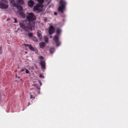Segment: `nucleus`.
Segmentation results:
<instances>
[{"label": "nucleus", "instance_id": "nucleus-13", "mask_svg": "<svg viewBox=\"0 0 128 128\" xmlns=\"http://www.w3.org/2000/svg\"><path fill=\"white\" fill-rule=\"evenodd\" d=\"M46 1H47L48 0H45ZM37 1L38 2L40 5L42 6H43L42 4L44 2V0H37Z\"/></svg>", "mask_w": 128, "mask_h": 128}, {"label": "nucleus", "instance_id": "nucleus-2", "mask_svg": "<svg viewBox=\"0 0 128 128\" xmlns=\"http://www.w3.org/2000/svg\"><path fill=\"white\" fill-rule=\"evenodd\" d=\"M60 5L58 9V11L63 14L64 13V10L65 8L66 2L64 0H61L60 1Z\"/></svg>", "mask_w": 128, "mask_h": 128}, {"label": "nucleus", "instance_id": "nucleus-29", "mask_svg": "<svg viewBox=\"0 0 128 128\" xmlns=\"http://www.w3.org/2000/svg\"><path fill=\"white\" fill-rule=\"evenodd\" d=\"M54 14L55 15H57V13L56 12H55L54 13Z\"/></svg>", "mask_w": 128, "mask_h": 128}, {"label": "nucleus", "instance_id": "nucleus-7", "mask_svg": "<svg viewBox=\"0 0 128 128\" xmlns=\"http://www.w3.org/2000/svg\"><path fill=\"white\" fill-rule=\"evenodd\" d=\"M25 46H28L30 49L32 51H34L36 48L33 47L31 44L28 45L24 44H23Z\"/></svg>", "mask_w": 128, "mask_h": 128}, {"label": "nucleus", "instance_id": "nucleus-6", "mask_svg": "<svg viewBox=\"0 0 128 128\" xmlns=\"http://www.w3.org/2000/svg\"><path fill=\"white\" fill-rule=\"evenodd\" d=\"M42 6L39 5H37L36 6H34V10L37 11L38 12H40L42 10L40 8V7H42Z\"/></svg>", "mask_w": 128, "mask_h": 128}, {"label": "nucleus", "instance_id": "nucleus-17", "mask_svg": "<svg viewBox=\"0 0 128 128\" xmlns=\"http://www.w3.org/2000/svg\"><path fill=\"white\" fill-rule=\"evenodd\" d=\"M37 34L39 38L41 40L42 38V35L40 33L38 32H37Z\"/></svg>", "mask_w": 128, "mask_h": 128}, {"label": "nucleus", "instance_id": "nucleus-34", "mask_svg": "<svg viewBox=\"0 0 128 128\" xmlns=\"http://www.w3.org/2000/svg\"><path fill=\"white\" fill-rule=\"evenodd\" d=\"M40 86H41V85H42V83H41V82H40Z\"/></svg>", "mask_w": 128, "mask_h": 128}, {"label": "nucleus", "instance_id": "nucleus-25", "mask_svg": "<svg viewBox=\"0 0 128 128\" xmlns=\"http://www.w3.org/2000/svg\"><path fill=\"white\" fill-rule=\"evenodd\" d=\"M35 50L34 51L35 52V53L36 54H37L38 52L36 48Z\"/></svg>", "mask_w": 128, "mask_h": 128}, {"label": "nucleus", "instance_id": "nucleus-18", "mask_svg": "<svg viewBox=\"0 0 128 128\" xmlns=\"http://www.w3.org/2000/svg\"><path fill=\"white\" fill-rule=\"evenodd\" d=\"M32 39L33 40L36 42H37L38 41L37 38L35 36L32 37Z\"/></svg>", "mask_w": 128, "mask_h": 128}, {"label": "nucleus", "instance_id": "nucleus-15", "mask_svg": "<svg viewBox=\"0 0 128 128\" xmlns=\"http://www.w3.org/2000/svg\"><path fill=\"white\" fill-rule=\"evenodd\" d=\"M61 32V30L60 28H57L56 30V33L57 34V35H59L60 33Z\"/></svg>", "mask_w": 128, "mask_h": 128}, {"label": "nucleus", "instance_id": "nucleus-39", "mask_svg": "<svg viewBox=\"0 0 128 128\" xmlns=\"http://www.w3.org/2000/svg\"><path fill=\"white\" fill-rule=\"evenodd\" d=\"M15 71V72H16V70H15V71Z\"/></svg>", "mask_w": 128, "mask_h": 128}, {"label": "nucleus", "instance_id": "nucleus-1", "mask_svg": "<svg viewBox=\"0 0 128 128\" xmlns=\"http://www.w3.org/2000/svg\"><path fill=\"white\" fill-rule=\"evenodd\" d=\"M26 19L27 20L20 22L19 25L21 28L28 31V29L32 30V28L34 26L36 18L33 13L30 12L28 14Z\"/></svg>", "mask_w": 128, "mask_h": 128}, {"label": "nucleus", "instance_id": "nucleus-5", "mask_svg": "<svg viewBox=\"0 0 128 128\" xmlns=\"http://www.w3.org/2000/svg\"><path fill=\"white\" fill-rule=\"evenodd\" d=\"M55 28L54 27L52 26L49 28L48 32L50 35H51L54 32Z\"/></svg>", "mask_w": 128, "mask_h": 128}, {"label": "nucleus", "instance_id": "nucleus-9", "mask_svg": "<svg viewBox=\"0 0 128 128\" xmlns=\"http://www.w3.org/2000/svg\"><path fill=\"white\" fill-rule=\"evenodd\" d=\"M40 64L42 69L45 68V63L44 61L42 60L40 62Z\"/></svg>", "mask_w": 128, "mask_h": 128}, {"label": "nucleus", "instance_id": "nucleus-3", "mask_svg": "<svg viewBox=\"0 0 128 128\" xmlns=\"http://www.w3.org/2000/svg\"><path fill=\"white\" fill-rule=\"evenodd\" d=\"M11 2L13 4V6H14L17 8L18 11V12L22 11V8L21 6L17 4L16 3H15L14 2V0H12Z\"/></svg>", "mask_w": 128, "mask_h": 128}, {"label": "nucleus", "instance_id": "nucleus-33", "mask_svg": "<svg viewBox=\"0 0 128 128\" xmlns=\"http://www.w3.org/2000/svg\"><path fill=\"white\" fill-rule=\"evenodd\" d=\"M18 78H20V76H18Z\"/></svg>", "mask_w": 128, "mask_h": 128}, {"label": "nucleus", "instance_id": "nucleus-24", "mask_svg": "<svg viewBox=\"0 0 128 128\" xmlns=\"http://www.w3.org/2000/svg\"><path fill=\"white\" fill-rule=\"evenodd\" d=\"M39 58L42 60L44 59V58L43 56H41Z\"/></svg>", "mask_w": 128, "mask_h": 128}, {"label": "nucleus", "instance_id": "nucleus-16", "mask_svg": "<svg viewBox=\"0 0 128 128\" xmlns=\"http://www.w3.org/2000/svg\"><path fill=\"white\" fill-rule=\"evenodd\" d=\"M50 52L51 54H52L54 51V48H51L50 50Z\"/></svg>", "mask_w": 128, "mask_h": 128}, {"label": "nucleus", "instance_id": "nucleus-30", "mask_svg": "<svg viewBox=\"0 0 128 128\" xmlns=\"http://www.w3.org/2000/svg\"><path fill=\"white\" fill-rule=\"evenodd\" d=\"M24 71V70L23 69H22L21 70V72H23V71Z\"/></svg>", "mask_w": 128, "mask_h": 128}, {"label": "nucleus", "instance_id": "nucleus-4", "mask_svg": "<svg viewBox=\"0 0 128 128\" xmlns=\"http://www.w3.org/2000/svg\"><path fill=\"white\" fill-rule=\"evenodd\" d=\"M53 40L55 42L56 46L58 47L60 45V43L59 41V38L58 35H56L54 37Z\"/></svg>", "mask_w": 128, "mask_h": 128}, {"label": "nucleus", "instance_id": "nucleus-23", "mask_svg": "<svg viewBox=\"0 0 128 128\" xmlns=\"http://www.w3.org/2000/svg\"><path fill=\"white\" fill-rule=\"evenodd\" d=\"M26 74H28L29 73V72L28 71V70L26 69Z\"/></svg>", "mask_w": 128, "mask_h": 128}, {"label": "nucleus", "instance_id": "nucleus-32", "mask_svg": "<svg viewBox=\"0 0 128 128\" xmlns=\"http://www.w3.org/2000/svg\"><path fill=\"white\" fill-rule=\"evenodd\" d=\"M16 78H18V76L16 74Z\"/></svg>", "mask_w": 128, "mask_h": 128}, {"label": "nucleus", "instance_id": "nucleus-38", "mask_svg": "<svg viewBox=\"0 0 128 128\" xmlns=\"http://www.w3.org/2000/svg\"><path fill=\"white\" fill-rule=\"evenodd\" d=\"M22 80V79H21L20 80Z\"/></svg>", "mask_w": 128, "mask_h": 128}, {"label": "nucleus", "instance_id": "nucleus-27", "mask_svg": "<svg viewBox=\"0 0 128 128\" xmlns=\"http://www.w3.org/2000/svg\"><path fill=\"white\" fill-rule=\"evenodd\" d=\"M14 22L15 23H17L18 22H17V20L15 18H14Z\"/></svg>", "mask_w": 128, "mask_h": 128}, {"label": "nucleus", "instance_id": "nucleus-31", "mask_svg": "<svg viewBox=\"0 0 128 128\" xmlns=\"http://www.w3.org/2000/svg\"><path fill=\"white\" fill-rule=\"evenodd\" d=\"M30 102H29L28 103V106L29 105H30Z\"/></svg>", "mask_w": 128, "mask_h": 128}, {"label": "nucleus", "instance_id": "nucleus-10", "mask_svg": "<svg viewBox=\"0 0 128 128\" xmlns=\"http://www.w3.org/2000/svg\"><path fill=\"white\" fill-rule=\"evenodd\" d=\"M34 4V2L31 0H29L28 2V6L30 7H32L33 6Z\"/></svg>", "mask_w": 128, "mask_h": 128}, {"label": "nucleus", "instance_id": "nucleus-37", "mask_svg": "<svg viewBox=\"0 0 128 128\" xmlns=\"http://www.w3.org/2000/svg\"><path fill=\"white\" fill-rule=\"evenodd\" d=\"M25 53H27V52H25Z\"/></svg>", "mask_w": 128, "mask_h": 128}, {"label": "nucleus", "instance_id": "nucleus-26", "mask_svg": "<svg viewBox=\"0 0 128 128\" xmlns=\"http://www.w3.org/2000/svg\"><path fill=\"white\" fill-rule=\"evenodd\" d=\"M40 78H44V76H42V74H40Z\"/></svg>", "mask_w": 128, "mask_h": 128}, {"label": "nucleus", "instance_id": "nucleus-11", "mask_svg": "<svg viewBox=\"0 0 128 128\" xmlns=\"http://www.w3.org/2000/svg\"><path fill=\"white\" fill-rule=\"evenodd\" d=\"M40 47L41 48H43L45 46L46 44L44 42H40L39 43Z\"/></svg>", "mask_w": 128, "mask_h": 128}, {"label": "nucleus", "instance_id": "nucleus-28", "mask_svg": "<svg viewBox=\"0 0 128 128\" xmlns=\"http://www.w3.org/2000/svg\"><path fill=\"white\" fill-rule=\"evenodd\" d=\"M0 54H1L2 53L1 51H2V46H1L0 47Z\"/></svg>", "mask_w": 128, "mask_h": 128}, {"label": "nucleus", "instance_id": "nucleus-22", "mask_svg": "<svg viewBox=\"0 0 128 128\" xmlns=\"http://www.w3.org/2000/svg\"><path fill=\"white\" fill-rule=\"evenodd\" d=\"M30 98L32 99L33 100L35 98V97L33 96L32 95H31L30 96Z\"/></svg>", "mask_w": 128, "mask_h": 128}, {"label": "nucleus", "instance_id": "nucleus-19", "mask_svg": "<svg viewBox=\"0 0 128 128\" xmlns=\"http://www.w3.org/2000/svg\"><path fill=\"white\" fill-rule=\"evenodd\" d=\"M44 41L46 43L48 42V38L46 36H45L44 38Z\"/></svg>", "mask_w": 128, "mask_h": 128}, {"label": "nucleus", "instance_id": "nucleus-12", "mask_svg": "<svg viewBox=\"0 0 128 128\" xmlns=\"http://www.w3.org/2000/svg\"><path fill=\"white\" fill-rule=\"evenodd\" d=\"M18 14L22 17L23 18H24L25 17V14L22 11L18 12Z\"/></svg>", "mask_w": 128, "mask_h": 128}, {"label": "nucleus", "instance_id": "nucleus-20", "mask_svg": "<svg viewBox=\"0 0 128 128\" xmlns=\"http://www.w3.org/2000/svg\"><path fill=\"white\" fill-rule=\"evenodd\" d=\"M33 86L35 87L38 90H40V87L38 85H36V84H34Z\"/></svg>", "mask_w": 128, "mask_h": 128}, {"label": "nucleus", "instance_id": "nucleus-35", "mask_svg": "<svg viewBox=\"0 0 128 128\" xmlns=\"http://www.w3.org/2000/svg\"><path fill=\"white\" fill-rule=\"evenodd\" d=\"M7 21H8L9 20L8 18H7Z\"/></svg>", "mask_w": 128, "mask_h": 128}, {"label": "nucleus", "instance_id": "nucleus-8", "mask_svg": "<svg viewBox=\"0 0 128 128\" xmlns=\"http://www.w3.org/2000/svg\"><path fill=\"white\" fill-rule=\"evenodd\" d=\"M8 7V6L7 4L0 2V8H6Z\"/></svg>", "mask_w": 128, "mask_h": 128}, {"label": "nucleus", "instance_id": "nucleus-21", "mask_svg": "<svg viewBox=\"0 0 128 128\" xmlns=\"http://www.w3.org/2000/svg\"><path fill=\"white\" fill-rule=\"evenodd\" d=\"M28 36L30 37H32L33 36V34L32 33L30 32L28 34Z\"/></svg>", "mask_w": 128, "mask_h": 128}, {"label": "nucleus", "instance_id": "nucleus-36", "mask_svg": "<svg viewBox=\"0 0 128 128\" xmlns=\"http://www.w3.org/2000/svg\"><path fill=\"white\" fill-rule=\"evenodd\" d=\"M18 68H19V66H18Z\"/></svg>", "mask_w": 128, "mask_h": 128}, {"label": "nucleus", "instance_id": "nucleus-14", "mask_svg": "<svg viewBox=\"0 0 128 128\" xmlns=\"http://www.w3.org/2000/svg\"><path fill=\"white\" fill-rule=\"evenodd\" d=\"M17 2L19 4H24L23 0H17Z\"/></svg>", "mask_w": 128, "mask_h": 128}]
</instances>
